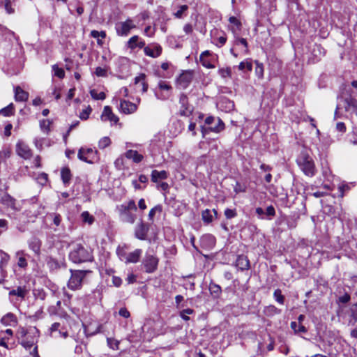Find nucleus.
<instances>
[{
    "mask_svg": "<svg viewBox=\"0 0 357 357\" xmlns=\"http://www.w3.org/2000/svg\"><path fill=\"white\" fill-rule=\"evenodd\" d=\"M61 328H63L61 324L59 322H55L51 326L50 328V334L52 335V333L54 332H59Z\"/></svg>",
    "mask_w": 357,
    "mask_h": 357,
    "instance_id": "58",
    "label": "nucleus"
},
{
    "mask_svg": "<svg viewBox=\"0 0 357 357\" xmlns=\"http://www.w3.org/2000/svg\"><path fill=\"white\" fill-rule=\"evenodd\" d=\"M41 245V241L36 236L31 237L28 241V245L29 249L31 250L35 253V255L38 256L40 254Z\"/></svg>",
    "mask_w": 357,
    "mask_h": 357,
    "instance_id": "16",
    "label": "nucleus"
},
{
    "mask_svg": "<svg viewBox=\"0 0 357 357\" xmlns=\"http://www.w3.org/2000/svg\"><path fill=\"white\" fill-rule=\"evenodd\" d=\"M120 109L125 114H132L137 110V105L128 100H121Z\"/></svg>",
    "mask_w": 357,
    "mask_h": 357,
    "instance_id": "20",
    "label": "nucleus"
},
{
    "mask_svg": "<svg viewBox=\"0 0 357 357\" xmlns=\"http://www.w3.org/2000/svg\"><path fill=\"white\" fill-rule=\"evenodd\" d=\"M92 112V109L90 106L87 107L85 109H84L79 114V118L82 120H86L88 119L90 114Z\"/></svg>",
    "mask_w": 357,
    "mask_h": 357,
    "instance_id": "52",
    "label": "nucleus"
},
{
    "mask_svg": "<svg viewBox=\"0 0 357 357\" xmlns=\"http://www.w3.org/2000/svg\"><path fill=\"white\" fill-rule=\"evenodd\" d=\"M158 262L159 259L155 255L146 252L142 260V266L145 272L147 273H154L158 268Z\"/></svg>",
    "mask_w": 357,
    "mask_h": 357,
    "instance_id": "7",
    "label": "nucleus"
},
{
    "mask_svg": "<svg viewBox=\"0 0 357 357\" xmlns=\"http://www.w3.org/2000/svg\"><path fill=\"white\" fill-rule=\"evenodd\" d=\"M238 68L239 70L244 71L245 70H247L248 71H252V62L250 61L248 59L242 61L239 63L238 66Z\"/></svg>",
    "mask_w": 357,
    "mask_h": 357,
    "instance_id": "38",
    "label": "nucleus"
},
{
    "mask_svg": "<svg viewBox=\"0 0 357 357\" xmlns=\"http://www.w3.org/2000/svg\"><path fill=\"white\" fill-rule=\"evenodd\" d=\"M145 46V42L139 39L138 36L131 37L128 41V47L132 50L136 47L143 48Z\"/></svg>",
    "mask_w": 357,
    "mask_h": 357,
    "instance_id": "23",
    "label": "nucleus"
},
{
    "mask_svg": "<svg viewBox=\"0 0 357 357\" xmlns=\"http://www.w3.org/2000/svg\"><path fill=\"white\" fill-rule=\"evenodd\" d=\"M149 231V225L140 221L135 229V236L139 240H146Z\"/></svg>",
    "mask_w": 357,
    "mask_h": 357,
    "instance_id": "14",
    "label": "nucleus"
},
{
    "mask_svg": "<svg viewBox=\"0 0 357 357\" xmlns=\"http://www.w3.org/2000/svg\"><path fill=\"white\" fill-rule=\"evenodd\" d=\"M25 255L26 254L23 250H19L16 252L17 266L20 268H26L28 265Z\"/></svg>",
    "mask_w": 357,
    "mask_h": 357,
    "instance_id": "32",
    "label": "nucleus"
},
{
    "mask_svg": "<svg viewBox=\"0 0 357 357\" xmlns=\"http://www.w3.org/2000/svg\"><path fill=\"white\" fill-rule=\"evenodd\" d=\"M255 73L259 78H262L264 76V66L261 63H259L258 61H255Z\"/></svg>",
    "mask_w": 357,
    "mask_h": 357,
    "instance_id": "47",
    "label": "nucleus"
},
{
    "mask_svg": "<svg viewBox=\"0 0 357 357\" xmlns=\"http://www.w3.org/2000/svg\"><path fill=\"white\" fill-rule=\"evenodd\" d=\"M202 218L205 223L209 224L213 221V215L209 209H206L202 213Z\"/></svg>",
    "mask_w": 357,
    "mask_h": 357,
    "instance_id": "42",
    "label": "nucleus"
},
{
    "mask_svg": "<svg viewBox=\"0 0 357 357\" xmlns=\"http://www.w3.org/2000/svg\"><path fill=\"white\" fill-rule=\"evenodd\" d=\"M201 245L204 248H212L215 244V238L211 234H205L202 236Z\"/></svg>",
    "mask_w": 357,
    "mask_h": 357,
    "instance_id": "22",
    "label": "nucleus"
},
{
    "mask_svg": "<svg viewBox=\"0 0 357 357\" xmlns=\"http://www.w3.org/2000/svg\"><path fill=\"white\" fill-rule=\"evenodd\" d=\"M17 153L25 160L30 159L32 157V151L27 144L20 141L16 145Z\"/></svg>",
    "mask_w": 357,
    "mask_h": 357,
    "instance_id": "13",
    "label": "nucleus"
},
{
    "mask_svg": "<svg viewBox=\"0 0 357 357\" xmlns=\"http://www.w3.org/2000/svg\"><path fill=\"white\" fill-rule=\"evenodd\" d=\"M211 55L210 51L206 50L201 54L199 57L202 65L209 69L215 68V66L211 63Z\"/></svg>",
    "mask_w": 357,
    "mask_h": 357,
    "instance_id": "21",
    "label": "nucleus"
},
{
    "mask_svg": "<svg viewBox=\"0 0 357 357\" xmlns=\"http://www.w3.org/2000/svg\"><path fill=\"white\" fill-rule=\"evenodd\" d=\"M179 104L181 105L179 114L183 116H190L193 112V107L189 104L188 98L185 94H181Z\"/></svg>",
    "mask_w": 357,
    "mask_h": 357,
    "instance_id": "10",
    "label": "nucleus"
},
{
    "mask_svg": "<svg viewBox=\"0 0 357 357\" xmlns=\"http://www.w3.org/2000/svg\"><path fill=\"white\" fill-rule=\"evenodd\" d=\"M225 215L227 219H231L235 218L237 215L236 210L231 209V208H226L225 210Z\"/></svg>",
    "mask_w": 357,
    "mask_h": 357,
    "instance_id": "53",
    "label": "nucleus"
},
{
    "mask_svg": "<svg viewBox=\"0 0 357 357\" xmlns=\"http://www.w3.org/2000/svg\"><path fill=\"white\" fill-rule=\"evenodd\" d=\"M117 255L119 256V259L126 263V259L128 257V253L123 249L119 248L116 250Z\"/></svg>",
    "mask_w": 357,
    "mask_h": 357,
    "instance_id": "56",
    "label": "nucleus"
},
{
    "mask_svg": "<svg viewBox=\"0 0 357 357\" xmlns=\"http://www.w3.org/2000/svg\"><path fill=\"white\" fill-rule=\"evenodd\" d=\"M218 73L223 78L231 77V70L230 68H220L218 70Z\"/></svg>",
    "mask_w": 357,
    "mask_h": 357,
    "instance_id": "51",
    "label": "nucleus"
},
{
    "mask_svg": "<svg viewBox=\"0 0 357 357\" xmlns=\"http://www.w3.org/2000/svg\"><path fill=\"white\" fill-rule=\"evenodd\" d=\"M135 28V25L130 19L126 20L125 22L118 23L116 25V31L119 36H126L132 29Z\"/></svg>",
    "mask_w": 357,
    "mask_h": 357,
    "instance_id": "11",
    "label": "nucleus"
},
{
    "mask_svg": "<svg viewBox=\"0 0 357 357\" xmlns=\"http://www.w3.org/2000/svg\"><path fill=\"white\" fill-rule=\"evenodd\" d=\"M291 328L294 331L295 333H305L307 331L306 328L302 325V324L292 321L291 323Z\"/></svg>",
    "mask_w": 357,
    "mask_h": 357,
    "instance_id": "41",
    "label": "nucleus"
},
{
    "mask_svg": "<svg viewBox=\"0 0 357 357\" xmlns=\"http://www.w3.org/2000/svg\"><path fill=\"white\" fill-rule=\"evenodd\" d=\"M188 10V5H182L178 7V10L174 13L176 18L181 19L186 15V12Z\"/></svg>",
    "mask_w": 357,
    "mask_h": 357,
    "instance_id": "36",
    "label": "nucleus"
},
{
    "mask_svg": "<svg viewBox=\"0 0 357 357\" xmlns=\"http://www.w3.org/2000/svg\"><path fill=\"white\" fill-rule=\"evenodd\" d=\"M193 78L190 71H185L180 75L176 79L177 86L181 89H185L188 87Z\"/></svg>",
    "mask_w": 357,
    "mask_h": 357,
    "instance_id": "12",
    "label": "nucleus"
},
{
    "mask_svg": "<svg viewBox=\"0 0 357 357\" xmlns=\"http://www.w3.org/2000/svg\"><path fill=\"white\" fill-rule=\"evenodd\" d=\"M234 190L236 193L244 192H245V187L244 185H242L238 182H236L234 188Z\"/></svg>",
    "mask_w": 357,
    "mask_h": 357,
    "instance_id": "64",
    "label": "nucleus"
},
{
    "mask_svg": "<svg viewBox=\"0 0 357 357\" xmlns=\"http://www.w3.org/2000/svg\"><path fill=\"white\" fill-rule=\"evenodd\" d=\"M29 333V329L26 330L24 328H22L17 332V337L19 340H22L25 338Z\"/></svg>",
    "mask_w": 357,
    "mask_h": 357,
    "instance_id": "59",
    "label": "nucleus"
},
{
    "mask_svg": "<svg viewBox=\"0 0 357 357\" xmlns=\"http://www.w3.org/2000/svg\"><path fill=\"white\" fill-rule=\"evenodd\" d=\"M209 291L215 298H218L222 291L221 287L218 284L214 283L210 284Z\"/></svg>",
    "mask_w": 357,
    "mask_h": 357,
    "instance_id": "35",
    "label": "nucleus"
},
{
    "mask_svg": "<svg viewBox=\"0 0 357 357\" xmlns=\"http://www.w3.org/2000/svg\"><path fill=\"white\" fill-rule=\"evenodd\" d=\"M14 105L13 103H10L7 107L3 108L0 110V114H3L5 116H9L14 114Z\"/></svg>",
    "mask_w": 357,
    "mask_h": 357,
    "instance_id": "43",
    "label": "nucleus"
},
{
    "mask_svg": "<svg viewBox=\"0 0 357 357\" xmlns=\"http://www.w3.org/2000/svg\"><path fill=\"white\" fill-rule=\"evenodd\" d=\"M98 151L91 148H81L78 151V158L87 163H93L98 159Z\"/></svg>",
    "mask_w": 357,
    "mask_h": 357,
    "instance_id": "8",
    "label": "nucleus"
},
{
    "mask_svg": "<svg viewBox=\"0 0 357 357\" xmlns=\"http://www.w3.org/2000/svg\"><path fill=\"white\" fill-rule=\"evenodd\" d=\"M236 266L241 271L248 270L250 268V262L247 257L240 255L236 261Z\"/></svg>",
    "mask_w": 357,
    "mask_h": 357,
    "instance_id": "26",
    "label": "nucleus"
},
{
    "mask_svg": "<svg viewBox=\"0 0 357 357\" xmlns=\"http://www.w3.org/2000/svg\"><path fill=\"white\" fill-rule=\"evenodd\" d=\"M89 271L70 270L71 276L68 282V287L72 290H77L82 287V281Z\"/></svg>",
    "mask_w": 357,
    "mask_h": 357,
    "instance_id": "5",
    "label": "nucleus"
},
{
    "mask_svg": "<svg viewBox=\"0 0 357 357\" xmlns=\"http://www.w3.org/2000/svg\"><path fill=\"white\" fill-rule=\"evenodd\" d=\"M273 297L278 303L281 305L284 304V296L282 294V291L280 289H277L274 291Z\"/></svg>",
    "mask_w": 357,
    "mask_h": 357,
    "instance_id": "45",
    "label": "nucleus"
},
{
    "mask_svg": "<svg viewBox=\"0 0 357 357\" xmlns=\"http://www.w3.org/2000/svg\"><path fill=\"white\" fill-rule=\"evenodd\" d=\"M143 48L144 54L152 58H157L162 53V47L158 44H153L146 47L144 46Z\"/></svg>",
    "mask_w": 357,
    "mask_h": 357,
    "instance_id": "15",
    "label": "nucleus"
},
{
    "mask_svg": "<svg viewBox=\"0 0 357 357\" xmlns=\"http://www.w3.org/2000/svg\"><path fill=\"white\" fill-rule=\"evenodd\" d=\"M205 124L208 126L207 128L202 127V133L203 137L207 135L209 132H214L218 133L225 129V123L220 119H215L214 116H210L206 118Z\"/></svg>",
    "mask_w": 357,
    "mask_h": 357,
    "instance_id": "4",
    "label": "nucleus"
},
{
    "mask_svg": "<svg viewBox=\"0 0 357 357\" xmlns=\"http://www.w3.org/2000/svg\"><path fill=\"white\" fill-rule=\"evenodd\" d=\"M69 259L73 263L79 264L92 261L93 255L89 249L86 248L80 243H77L73 245L69 253Z\"/></svg>",
    "mask_w": 357,
    "mask_h": 357,
    "instance_id": "1",
    "label": "nucleus"
},
{
    "mask_svg": "<svg viewBox=\"0 0 357 357\" xmlns=\"http://www.w3.org/2000/svg\"><path fill=\"white\" fill-rule=\"evenodd\" d=\"M10 259V256L2 250H0V267L6 266Z\"/></svg>",
    "mask_w": 357,
    "mask_h": 357,
    "instance_id": "46",
    "label": "nucleus"
},
{
    "mask_svg": "<svg viewBox=\"0 0 357 357\" xmlns=\"http://www.w3.org/2000/svg\"><path fill=\"white\" fill-rule=\"evenodd\" d=\"M101 119L103 121H109L114 123H117L119 121V118L112 113L111 107L109 106H105L104 107L103 112L101 115Z\"/></svg>",
    "mask_w": 357,
    "mask_h": 357,
    "instance_id": "17",
    "label": "nucleus"
},
{
    "mask_svg": "<svg viewBox=\"0 0 357 357\" xmlns=\"http://www.w3.org/2000/svg\"><path fill=\"white\" fill-rule=\"evenodd\" d=\"M168 177V173L165 171L153 170L151 172V181L153 183H158L159 179H166Z\"/></svg>",
    "mask_w": 357,
    "mask_h": 357,
    "instance_id": "30",
    "label": "nucleus"
},
{
    "mask_svg": "<svg viewBox=\"0 0 357 357\" xmlns=\"http://www.w3.org/2000/svg\"><path fill=\"white\" fill-rule=\"evenodd\" d=\"M342 102L346 112H353L357 105V100L351 96L342 98Z\"/></svg>",
    "mask_w": 357,
    "mask_h": 357,
    "instance_id": "19",
    "label": "nucleus"
},
{
    "mask_svg": "<svg viewBox=\"0 0 357 357\" xmlns=\"http://www.w3.org/2000/svg\"><path fill=\"white\" fill-rule=\"evenodd\" d=\"M111 144V140L108 137H104L98 142V147L101 149H105Z\"/></svg>",
    "mask_w": 357,
    "mask_h": 357,
    "instance_id": "48",
    "label": "nucleus"
},
{
    "mask_svg": "<svg viewBox=\"0 0 357 357\" xmlns=\"http://www.w3.org/2000/svg\"><path fill=\"white\" fill-rule=\"evenodd\" d=\"M29 98V93L24 91L20 86L15 88V100L17 102L26 101Z\"/></svg>",
    "mask_w": 357,
    "mask_h": 357,
    "instance_id": "25",
    "label": "nucleus"
},
{
    "mask_svg": "<svg viewBox=\"0 0 357 357\" xmlns=\"http://www.w3.org/2000/svg\"><path fill=\"white\" fill-rule=\"evenodd\" d=\"M1 202L13 210H17L15 204L16 200L8 194H5L2 197Z\"/></svg>",
    "mask_w": 357,
    "mask_h": 357,
    "instance_id": "29",
    "label": "nucleus"
},
{
    "mask_svg": "<svg viewBox=\"0 0 357 357\" xmlns=\"http://www.w3.org/2000/svg\"><path fill=\"white\" fill-rule=\"evenodd\" d=\"M95 74L98 77H106L107 76V70L106 69L102 67H97L96 68Z\"/></svg>",
    "mask_w": 357,
    "mask_h": 357,
    "instance_id": "61",
    "label": "nucleus"
},
{
    "mask_svg": "<svg viewBox=\"0 0 357 357\" xmlns=\"http://www.w3.org/2000/svg\"><path fill=\"white\" fill-rule=\"evenodd\" d=\"M162 211V206L160 204L156 205L152 208L149 213V220L151 221L153 220V218L157 213H160Z\"/></svg>",
    "mask_w": 357,
    "mask_h": 357,
    "instance_id": "39",
    "label": "nucleus"
},
{
    "mask_svg": "<svg viewBox=\"0 0 357 357\" xmlns=\"http://www.w3.org/2000/svg\"><path fill=\"white\" fill-rule=\"evenodd\" d=\"M47 218L52 220L54 225L59 226L61 222V216L60 214L56 213H51L47 214Z\"/></svg>",
    "mask_w": 357,
    "mask_h": 357,
    "instance_id": "44",
    "label": "nucleus"
},
{
    "mask_svg": "<svg viewBox=\"0 0 357 357\" xmlns=\"http://www.w3.org/2000/svg\"><path fill=\"white\" fill-rule=\"evenodd\" d=\"M142 250L141 249H136L134 251L128 253V257L126 259V264L137 263L142 256Z\"/></svg>",
    "mask_w": 357,
    "mask_h": 357,
    "instance_id": "24",
    "label": "nucleus"
},
{
    "mask_svg": "<svg viewBox=\"0 0 357 357\" xmlns=\"http://www.w3.org/2000/svg\"><path fill=\"white\" fill-rule=\"evenodd\" d=\"M348 326H354L357 324V303L353 304L348 312Z\"/></svg>",
    "mask_w": 357,
    "mask_h": 357,
    "instance_id": "18",
    "label": "nucleus"
},
{
    "mask_svg": "<svg viewBox=\"0 0 357 357\" xmlns=\"http://www.w3.org/2000/svg\"><path fill=\"white\" fill-rule=\"evenodd\" d=\"M1 322L5 326H14L17 324L16 317L11 312L7 313L1 318Z\"/></svg>",
    "mask_w": 357,
    "mask_h": 357,
    "instance_id": "27",
    "label": "nucleus"
},
{
    "mask_svg": "<svg viewBox=\"0 0 357 357\" xmlns=\"http://www.w3.org/2000/svg\"><path fill=\"white\" fill-rule=\"evenodd\" d=\"M53 70L54 72V75L59 78H63L65 76L64 70L56 66H53Z\"/></svg>",
    "mask_w": 357,
    "mask_h": 357,
    "instance_id": "57",
    "label": "nucleus"
},
{
    "mask_svg": "<svg viewBox=\"0 0 357 357\" xmlns=\"http://www.w3.org/2000/svg\"><path fill=\"white\" fill-rule=\"evenodd\" d=\"M90 94L94 100H104L105 98L104 92L98 93L95 89L91 90Z\"/></svg>",
    "mask_w": 357,
    "mask_h": 357,
    "instance_id": "50",
    "label": "nucleus"
},
{
    "mask_svg": "<svg viewBox=\"0 0 357 357\" xmlns=\"http://www.w3.org/2000/svg\"><path fill=\"white\" fill-rule=\"evenodd\" d=\"M91 36L94 38H98L100 37L101 38H105L106 37V32L104 31H98L96 30H93L90 33Z\"/></svg>",
    "mask_w": 357,
    "mask_h": 357,
    "instance_id": "54",
    "label": "nucleus"
},
{
    "mask_svg": "<svg viewBox=\"0 0 357 357\" xmlns=\"http://www.w3.org/2000/svg\"><path fill=\"white\" fill-rule=\"evenodd\" d=\"M125 155L128 159L132 160V161L135 163L140 162L144 158L143 155L138 153L137 151L131 149L127 151L125 153Z\"/></svg>",
    "mask_w": 357,
    "mask_h": 357,
    "instance_id": "28",
    "label": "nucleus"
},
{
    "mask_svg": "<svg viewBox=\"0 0 357 357\" xmlns=\"http://www.w3.org/2000/svg\"><path fill=\"white\" fill-rule=\"evenodd\" d=\"M121 221L126 223L133 224L137 218L133 213L137 211V208L134 200H130L117 206Z\"/></svg>",
    "mask_w": 357,
    "mask_h": 357,
    "instance_id": "3",
    "label": "nucleus"
},
{
    "mask_svg": "<svg viewBox=\"0 0 357 357\" xmlns=\"http://www.w3.org/2000/svg\"><path fill=\"white\" fill-rule=\"evenodd\" d=\"M52 124V121L49 119H43L40 121V128L41 130L44 132H49L50 130V126Z\"/></svg>",
    "mask_w": 357,
    "mask_h": 357,
    "instance_id": "40",
    "label": "nucleus"
},
{
    "mask_svg": "<svg viewBox=\"0 0 357 357\" xmlns=\"http://www.w3.org/2000/svg\"><path fill=\"white\" fill-rule=\"evenodd\" d=\"M265 215L268 217L269 220H271L273 217L275 215V210L273 206H269L266 208Z\"/></svg>",
    "mask_w": 357,
    "mask_h": 357,
    "instance_id": "55",
    "label": "nucleus"
},
{
    "mask_svg": "<svg viewBox=\"0 0 357 357\" xmlns=\"http://www.w3.org/2000/svg\"><path fill=\"white\" fill-rule=\"evenodd\" d=\"M80 218L82 223L88 225H91L95 222L94 216L90 214L88 211H83L80 215Z\"/></svg>",
    "mask_w": 357,
    "mask_h": 357,
    "instance_id": "31",
    "label": "nucleus"
},
{
    "mask_svg": "<svg viewBox=\"0 0 357 357\" xmlns=\"http://www.w3.org/2000/svg\"><path fill=\"white\" fill-rule=\"evenodd\" d=\"M335 129L337 131L344 133L347 130L345 124L343 122H338L336 123Z\"/></svg>",
    "mask_w": 357,
    "mask_h": 357,
    "instance_id": "62",
    "label": "nucleus"
},
{
    "mask_svg": "<svg viewBox=\"0 0 357 357\" xmlns=\"http://www.w3.org/2000/svg\"><path fill=\"white\" fill-rule=\"evenodd\" d=\"M296 163L301 171L307 176H314L316 167L312 158L305 150L302 151L296 158Z\"/></svg>",
    "mask_w": 357,
    "mask_h": 357,
    "instance_id": "2",
    "label": "nucleus"
},
{
    "mask_svg": "<svg viewBox=\"0 0 357 357\" xmlns=\"http://www.w3.org/2000/svg\"><path fill=\"white\" fill-rule=\"evenodd\" d=\"M321 166L323 176L328 181H331V179L333 178V175L331 169L328 167V162L326 161L325 162H322Z\"/></svg>",
    "mask_w": 357,
    "mask_h": 357,
    "instance_id": "33",
    "label": "nucleus"
},
{
    "mask_svg": "<svg viewBox=\"0 0 357 357\" xmlns=\"http://www.w3.org/2000/svg\"><path fill=\"white\" fill-rule=\"evenodd\" d=\"M266 312L272 314L280 313V310L278 309L274 305H269L268 307H266Z\"/></svg>",
    "mask_w": 357,
    "mask_h": 357,
    "instance_id": "63",
    "label": "nucleus"
},
{
    "mask_svg": "<svg viewBox=\"0 0 357 357\" xmlns=\"http://www.w3.org/2000/svg\"><path fill=\"white\" fill-rule=\"evenodd\" d=\"M172 86L165 81H160L154 89L155 98L160 100H167L172 95Z\"/></svg>",
    "mask_w": 357,
    "mask_h": 357,
    "instance_id": "6",
    "label": "nucleus"
},
{
    "mask_svg": "<svg viewBox=\"0 0 357 357\" xmlns=\"http://www.w3.org/2000/svg\"><path fill=\"white\" fill-rule=\"evenodd\" d=\"M26 294L25 289L18 287L16 289H13L9 292L10 296H17L22 298H24Z\"/></svg>",
    "mask_w": 357,
    "mask_h": 357,
    "instance_id": "37",
    "label": "nucleus"
},
{
    "mask_svg": "<svg viewBox=\"0 0 357 357\" xmlns=\"http://www.w3.org/2000/svg\"><path fill=\"white\" fill-rule=\"evenodd\" d=\"M195 312L192 309L187 308L180 312V317L185 321L190 320L189 314H192Z\"/></svg>",
    "mask_w": 357,
    "mask_h": 357,
    "instance_id": "49",
    "label": "nucleus"
},
{
    "mask_svg": "<svg viewBox=\"0 0 357 357\" xmlns=\"http://www.w3.org/2000/svg\"><path fill=\"white\" fill-rule=\"evenodd\" d=\"M39 331L35 327L29 328V335L20 342V344L26 349H30L38 342Z\"/></svg>",
    "mask_w": 357,
    "mask_h": 357,
    "instance_id": "9",
    "label": "nucleus"
},
{
    "mask_svg": "<svg viewBox=\"0 0 357 357\" xmlns=\"http://www.w3.org/2000/svg\"><path fill=\"white\" fill-rule=\"evenodd\" d=\"M61 179L64 184H67L71 179V174L69 168L64 167L61 169Z\"/></svg>",
    "mask_w": 357,
    "mask_h": 357,
    "instance_id": "34",
    "label": "nucleus"
},
{
    "mask_svg": "<svg viewBox=\"0 0 357 357\" xmlns=\"http://www.w3.org/2000/svg\"><path fill=\"white\" fill-rule=\"evenodd\" d=\"M4 8L8 14H12L14 13V9L12 8L10 0H5Z\"/></svg>",
    "mask_w": 357,
    "mask_h": 357,
    "instance_id": "60",
    "label": "nucleus"
}]
</instances>
